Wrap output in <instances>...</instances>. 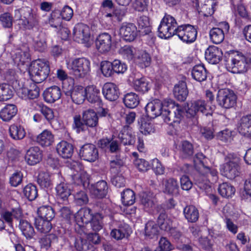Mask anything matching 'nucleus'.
<instances>
[{"label": "nucleus", "mask_w": 251, "mask_h": 251, "mask_svg": "<svg viewBox=\"0 0 251 251\" xmlns=\"http://www.w3.org/2000/svg\"><path fill=\"white\" fill-rule=\"evenodd\" d=\"M102 218V215L100 213H96L93 216L91 222V226L93 230L97 232L102 229L103 227Z\"/></svg>", "instance_id": "60"}, {"label": "nucleus", "mask_w": 251, "mask_h": 251, "mask_svg": "<svg viewBox=\"0 0 251 251\" xmlns=\"http://www.w3.org/2000/svg\"><path fill=\"white\" fill-rule=\"evenodd\" d=\"M123 101L127 107L134 108L139 104V99L136 94L131 92L125 95Z\"/></svg>", "instance_id": "49"}, {"label": "nucleus", "mask_w": 251, "mask_h": 251, "mask_svg": "<svg viewBox=\"0 0 251 251\" xmlns=\"http://www.w3.org/2000/svg\"><path fill=\"white\" fill-rule=\"evenodd\" d=\"M23 193L25 196L30 201L34 200L38 196L37 188L32 184L26 185L24 188Z\"/></svg>", "instance_id": "55"}, {"label": "nucleus", "mask_w": 251, "mask_h": 251, "mask_svg": "<svg viewBox=\"0 0 251 251\" xmlns=\"http://www.w3.org/2000/svg\"><path fill=\"white\" fill-rule=\"evenodd\" d=\"M183 213L185 218L191 223L196 222L199 217L198 209L193 205L186 206L184 208Z\"/></svg>", "instance_id": "42"}, {"label": "nucleus", "mask_w": 251, "mask_h": 251, "mask_svg": "<svg viewBox=\"0 0 251 251\" xmlns=\"http://www.w3.org/2000/svg\"><path fill=\"white\" fill-rule=\"evenodd\" d=\"M219 194L223 197L229 198L232 197L235 192V188L227 183H223L219 186Z\"/></svg>", "instance_id": "53"}, {"label": "nucleus", "mask_w": 251, "mask_h": 251, "mask_svg": "<svg viewBox=\"0 0 251 251\" xmlns=\"http://www.w3.org/2000/svg\"><path fill=\"white\" fill-rule=\"evenodd\" d=\"M206 110V103L203 100L194 101L188 104L187 108L186 109V116L188 117H194L197 112L204 113Z\"/></svg>", "instance_id": "19"}, {"label": "nucleus", "mask_w": 251, "mask_h": 251, "mask_svg": "<svg viewBox=\"0 0 251 251\" xmlns=\"http://www.w3.org/2000/svg\"><path fill=\"white\" fill-rule=\"evenodd\" d=\"M194 153L193 145L187 141L181 142L180 146V155L182 158H189Z\"/></svg>", "instance_id": "48"}, {"label": "nucleus", "mask_w": 251, "mask_h": 251, "mask_svg": "<svg viewBox=\"0 0 251 251\" xmlns=\"http://www.w3.org/2000/svg\"><path fill=\"white\" fill-rule=\"evenodd\" d=\"M73 179L75 184L82 186L83 187L89 184V176L84 171L74 174Z\"/></svg>", "instance_id": "54"}, {"label": "nucleus", "mask_w": 251, "mask_h": 251, "mask_svg": "<svg viewBox=\"0 0 251 251\" xmlns=\"http://www.w3.org/2000/svg\"><path fill=\"white\" fill-rule=\"evenodd\" d=\"M164 193L176 195L178 193L179 186L176 179L174 178H169L165 179L163 183Z\"/></svg>", "instance_id": "26"}, {"label": "nucleus", "mask_w": 251, "mask_h": 251, "mask_svg": "<svg viewBox=\"0 0 251 251\" xmlns=\"http://www.w3.org/2000/svg\"><path fill=\"white\" fill-rule=\"evenodd\" d=\"M209 176H207L205 172H199L196 174L194 177L195 183L201 189L204 190H208L210 188L211 183Z\"/></svg>", "instance_id": "28"}, {"label": "nucleus", "mask_w": 251, "mask_h": 251, "mask_svg": "<svg viewBox=\"0 0 251 251\" xmlns=\"http://www.w3.org/2000/svg\"><path fill=\"white\" fill-rule=\"evenodd\" d=\"M223 52L220 49L215 46H209L205 50V59L210 63H218L222 59Z\"/></svg>", "instance_id": "16"}, {"label": "nucleus", "mask_w": 251, "mask_h": 251, "mask_svg": "<svg viewBox=\"0 0 251 251\" xmlns=\"http://www.w3.org/2000/svg\"><path fill=\"white\" fill-rule=\"evenodd\" d=\"M39 88L35 83H32L29 88L22 87L18 90L19 97L22 99H34L39 95Z\"/></svg>", "instance_id": "18"}, {"label": "nucleus", "mask_w": 251, "mask_h": 251, "mask_svg": "<svg viewBox=\"0 0 251 251\" xmlns=\"http://www.w3.org/2000/svg\"><path fill=\"white\" fill-rule=\"evenodd\" d=\"M216 101L218 104L223 108L230 109L236 104L237 96L229 89H223L218 92Z\"/></svg>", "instance_id": "6"}, {"label": "nucleus", "mask_w": 251, "mask_h": 251, "mask_svg": "<svg viewBox=\"0 0 251 251\" xmlns=\"http://www.w3.org/2000/svg\"><path fill=\"white\" fill-rule=\"evenodd\" d=\"M208 160L202 153H198L194 158V167L198 172H205L207 176L209 174L211 183H216L218 179V172L216 169L206 166Z\"/></svg>", "instance_id": "5"}, {"label": "nucleus", "mask_w": 251, "mask_h": 251, "mask_svg": "<svg viewBox=\"0 0 251 251\" xmlns=\"http://www.w3.org/2000/svg\"><path fill=\"white\" fill-rule=\"evenodd\" d=\"M79 155L84 160L94 162L98 158V150L94 145L86 144L80 149Z\"/></svg>", "instance_id": "12"}, {"label": "nucleus", "mask_w": 251, "mask_h": 251, "mask_svg": "<svg viewBox=\"0 0 251 251\" xmlns=\"http://www.w3.org/2000/svg\"><path fill=\"white\" fill-rule=\"evenodd\" d=\"M9 133L10 137L15 140H21L25 135L24 128L21 126L15 124L9 126Z\"/></svg>", "instance_id": "40"}, {"label": "nucleus", "mask_w": 251, "mask_h": 251, "mask_svg": "<svg viewBox=\"0 0 251 251\" xmlns=\"http://www.w3.org/2000/svg\"><path fill=\"white\" fill-rule=\"evenodd\" d=\"M102 93L107 100L109 101H115L118 98L120 92L116 84L113 83H106L103 86Z\"/></svg>", "instance_id": "20"}, {"label": "nucleus", "mask_w": 251, "mask_h": 251, "mask_svg": "<svg viewBox=\"0 0 251 251\" xmlns=\"http://www.w3.org/2000/svg\"><path fill=\"white\" fill-rule=\"evenodd\" d=\"M112 63L114 73L124 74L127 70V65L120 60H115Z\"/></svg>", "instance_id": "64"}, {"label": "nucleus", "mask_w": 251, "mask_h": 251, "mask_svg": "<svg viewBox=\"0 0 251 251\" xmlns=\"http://www.w3.org/2000/svg\"><path fill=\"white\" fill-rule=\"evenodd\" d=\"M148 117L154 118L161 116L163 120L169 125L179 123L183 113L181 107L172 102L163 103L159 100H155L148 103L146 107Z\"/></svg>", "instance_id": "1"}, {"label": "nucleus", "mask_w": 251, "mask_h": 251, "mask_svg": "<svg viewBox=\"0 0 251 251\" xmlns=\"http://www.w3.org/2000/svg\"><path fill=\"white\" fill-rule=\"evenodd\" d=\"M177 23L174 17L165 14L158 27V36L161 38H169L176 35Z\"/></svg>", "instance_id": "4"}, {"label": "nucleus", "mask_w": 251, "mask_h": 251, "mask_svg": "<svg viewBox=\"0 0 251 251\" xmlns=\"http://www.w3.org/2000/svg\"><path fill=\"white\" fill-rule=\"evenodd\" d=\"M186 84L184 81L179 82L175 86L174 94L176 99L179 101H184L188 95Z\"/></svg>", "instance_id": "34"}, {"label": "nucleus", "mask_w": 251, "mask_h": 251, "mask_svg": "<svg viewBox=\"0 0 251 251\" xmlns=\"http://www.w3.org/2000/svg\"><path fill=\"white\" fill-rule=\"evenodd\" d=\"M50 72L48 62L41 59L32 62L29 68L31 78L36 83H39L45 80Z\"/></svg>", "instance_id": "2"}, {"label": "nucleus", "mask_w": 251, "mask_h": 251, "mask_svg": "<svg viewBox=\"0 0 251 251\" xmlns=\"http://www.w3.org/2000/svg\"><path fill=\"white\" fill-rule=\"evenodd\" d=\"M38 217L51 221L54 217L55 214L51 206H43L38 209Z\"/></svg>", "instance_id": "47"}, {"label": "nucleus", "mask_w": 251, "mask_h": 251, "mask_svg": "<svg viewBox=\"0 0 251 251\" xmlns=\"http://www.w3.org/2000/svg\"><path fill=\"white\" fill-rule=\"evenodd\" d=\"M157 224L160 229L166 232L172 227V221L169 218L165 212L162 211L157 218Z\"/></svg>", "instance_id": "43"}, {"label": "nucleus", "mask_w": 251, "mask_h": 251, "mask_svg": "<svg viewBox=\"0 0 251 251\" xmlns=\"http://www.w3.org/2000/svg\"><path fill=\"white\" fill-rule=\"evenodd\" d=\"M36 141L42 146L48 147L54 142V135L50 130L45 129L37 136Z\"/></svg>", "instance_id": "31"}, {"label": "nucleus", "mask_w": 251, "mask_h": 251, "mask_svg": "<svg viewBox=\"0 0 251 251\" xmlns=\"http://www.w3.org/2000/svg\"><path fill=\"white\" fill-rule=\"evenodd\" d=\"M19 227L23 235L26 238H31L35 234L33 226L27 221L21 220L20 221Z\"/></svg>", "instance_id": "50"}, {"label": "nucleus", "mask_w": 251, "mask_h": 251, "mask_svg": "<svg viewBox=\"0 0 251 251\" xmlns=\"http://www.w3.org/2000/svg\"><path fill=\"white\" fill-rule=\"evenodd\" d=\"M158 227L153 221H149L145 226V234L150 238H153L157 235Z\"/></svg>", "instance_id": "57"}, {"label": "nucleus", "mask_w": 251, "mask_h": 251, "mask_svg": "<svg viewBox=\"0 0 251 251\" xmlns=\"http://www.w3.org/2000/svg\"><path fill=\"white\" fill-rule=\"evenodd\" d=\"M34 225L37 231L41 233L49 232L52 227L50 221L41 218H35Z\"/></svg>", "instance_id": "37"}, {"label": "nucleus", "mask_w": 251, "mask_h": 251, "mask_svg": "<svg viewBox=\"0 0 251 251\" xmlns=\"http://www.w3.org/2000/svg\"><path fill=\"white\" fill-rule=\"evenodd\" d=\"M42 159V152L38 147L29 148L26 151L25 160L30 165H34Z\"/></svg>", "instance_id": "21"}, {"label": "nucleus", "mask_w": 251, "mask_h": 251, "mask_svg": "<svg viewBox=\"0 0 251 251\" xmlns=\"http://www.w3.org/2000/svg\"><path fill=\"white\" fill-rule=\"evenodd\" d=\"M141 202L144 209L149 211L155 204V198L151 192H143L140 195Z\"/></svg>", "instance_id": "35"}, {"label": "nucleus", "mask_w": 251, "mask_h": 251, "mask_svg": "<svg viewBox=\"0 0 251 251\" xmlns=\"http://www.w3.org/2000/svg\"><path fill=\"white\" fill-rule=\"evenodd\" d=\"M29 54L28 49L25 46L16 50L14 55V60L16 63L24 64L29 58Z\"/></svg>", "instance_id": "45"}, {"label": "nucleus", "mask_w": 251, "mask_h": 251, "mask_svg": "<svg viewBox=\"0 0 251 251\" xmlns=\"http://www.w3.org/2000/svg\"><path fill=\"white\" fill-rule=\"evenodd\" d=\"M13 95L11 87L6 83L0 85V101H5L10 100Z\"/></svg>", "instance_id": "51"}, {"label": "nucleus", "mask_w": 251, "mask_h": 251, "mask_svg": "<svg viewBox=\"0 0 251 251\" xmlns=\"http://www.w3.org/2000/svg\"><path fill=\"white\" fill-rule=\"evenodd\" d=\"M74 196L75 201L77 204L83 205L86 204L88 201V196L83 191L75 192Z\"/></svg>", "instance_id": "63"}, {"label": "nucleus", "mask_w": 251, "mask_h": 251, "mask_svg": "<svg viewBox=\"0 0 251 251\" xmlns=\"http://www.w3.org/2000/svg\"><path fill=\"white\" fill-rule=\"evenodd\" d=\"M69 67L76 77H83L90 71V62L84 57L76 58L72 61Z\"/></svg>", "instance_id": "7"}, {"label": "nucleus", "mask_w": 251, "mask_h": 251, "mask_svg": "<svg viewBox=\"0 0 251 251\" xmlns=\"http://www.w3.org/2000/svg\"><path fill=\"white\" fill-rule=\"evenodd\" d=\"M129 230L128 225H121L118 228H114L111 230L110 236L116 240H121L128 234Z\"/></svg>", "instance_id": "41"}, {"label": "nucleus", "mask_w": 251, "mask_h": 251, "mask_svg": "<svg viewBox=\"0 0 251 251\" xmlns=\"http://www.w3.org/2000/svg\"><path fill=\"white\" fill-rule=\"evenodd\" d=\"M120 34L125 41H133L137 36V27L132 23L123 24L120 29Z\"/></svg>", "instance_id": "13"}, {"label": "nucleus", "mask_w": 251, "mask_h": 251, "mask_svg": "<svg viewBox=\"0 0 251 251\" xmlns=\"http://www.w3.org/2000/svg\"><path fill=\"white\" fill-rule=\"evenodd\" d=\"M111 36L107 33L100 34L96 41V46L98 50L104 53L110 51L111 48Z\"/></svg>", "instance_id": "14"}, {"label": "nucleus", "mask_w": 251, "mask_h": 251, "mask_svg": "<svg viewBox=\"0 0 251 251\" xmlns=\"http://www.w3.org/2000/svg\"><path fill=\"white\" fill-rule=\"evenodd\" d=\"M71 97L74 103L82 104L86 99L85 88L81 86H75L71 92Z\"/></svg>", "instance_id": "30"}, {"label": "nucleus", "mask_w": 251, "mask_h": 251, "mask_svg": "<svg viewBox=\"0 0 251 251\" xmlns=\"http://www.w3.org/2000/svg\"><path fill=\"white\" fill-rule=\"evenodd\" d=\"M101 71L104 76L109 77L114 73L112 63L108 61L101 62L100 65Z\"/></svg>", "instance_id": "62"}, {"label": "nucleus", "mask_w": 251, "mask_h": 251, "mask_svg": "<svg viewBox=\"0 0 251 251\" xmlns=\"http://www.w3.org/2000/svg\"><path fill=\"white\" fill-rule=\"evenodd\" d=\"M139 28L143 33L148 34L151 32V27L150 19L146 16H140L138 21Z\"/></svg>", "instance_id": "52"}, {"label": "nucleus", "mask_w": 251, "mask_h": 251, "mask_svg": "<svg viewBox=\"0 0 251 251\" xmlns=\"http://www.w3.org/2000/svg\"><path fill=\"white\" fill-rule=\"evenodd\" d=\"M38 106L39 110L48 121L50 122L54 119V112L52 109L42 104H39Z\"/></svg>", "instance_id": "61"}, {"label": "nucleus", "mask_w": 251, "mask_h": 251, "mask_svg": "<svg viewBox=\"0 0 251 251\" xmlns=\"http://www.w3.org/2000/svg\"><path fill=\"white\" fill-rule=\"evenodd\" d=\"M225 65L227 70L233 73H242L248 67L245 56L238 53H232L226 57Z\"/></svg>", "instance_id": "3"}, {"label": "nucleus", "mask_w": 251, "mask_h": 251, "mask_svg": "<svg viewBox=\"0 0 251 251\" xmlns=\"http://www.w3.org/2000/svg\"><path fill=\"white\" fill-rule=\"evenodd\" d=\"M133 88L138 92L146 93L151 87L150 81L145 77L136 78L133 80Z\"/></svg>", "instance_id": "33"}, {"label": "nucleus", "mask_w": 251, "mask_h": 251, "mask_svg": "<svg viewBox=\"0 0 251 251\" xmlns=\"http://www.w3.org/2000/svg\"><path fill=\"white\" fill-rule=\"evenodd\" d=\"M1 216L11 227V230L9 231V233H12L14 231L12 227L13 219H20L22 216V212L19 208L12 209L11 211H5L3 212Z\"/></svg>", "instance_id": "29"}, {"label": "nucleus", "mask_w": 251, "mask_h": 251, "mask_svg": "<svg viewBox=\"0 0 251 251\" xmlns=\"http://www.w3.org/2000/svg\"><path fill=\"white\" fill-rule=\"evenodd\" d=\"M61 96L60 88L53 86L47 88L43 93L44 100L49 103H53L59 99Z\"/></svg>", "instance_id": "24"}, {"label": "nucleus", "mask_w": 251, "mask_h": 251, "mask_svg": "<svg viewBox=\"0 0 251 251\" xmlns=\"http://www.w3.org/2000/svg\"><path fill=\"white\" fill-rule=\"evenodd\" d=\"M58 153L64 158H70L74 152L73 145L65 141H62L56 146Z\"/></svg>", "instance_id": "25"}, {"label": "nucleus", "mask_w": 251, "mask_h": 251, "mask_svg": "<svg viewBox=\"0 0 251 251\" xmlns=\"http://www.w3.org/2000/svg\"><path fill=\"white\" fill-rule=\"evenodd\" d=\"M239 159L234 158L223 165L221 172L223 175L227 178L232 179L238 176L239 172Z\"/></svg>", "instance_id": "9"}, {"label": "nucleus", "mask_w": 251, "mask_h": 251, "mask_svg": "<svg viewBox=\"0 0 251 251\" xmlns=\"http://www.w3.org/2000/svg\"><path fill=\"white\" fill-rule=\"evenodd\" d=\"M229 25L226 22H223L219 25V27H213L209 31L211 41L215 44L222 43L225 38V34L228 32Z\"/></svg>", "instance_id": "11"}, {"label": "nucleus", "mask_w": 251, "mask_h": 251, "mask_svg": "<svg viewBox=\"0 0 251 251\" xmlns=\"http://www.w3.org/2000/svg\"><path fill=\"white\" fill-rule=\"evenodd\" d=\"M122 201L125 205H131L135 202V197L134 192L127 189L122 193Z\"/></svg>", "instance_id": "56"}, {"label": "nucleus", "mask_w": 251, "mask_h": 251, "mask_svg": "<svg viewBox=\"0 0 251 251\" xmlns=\"http://www.w3.org/2000/svg\"><path fill=\"white\" fill-rule=\"evenodd\" d=\"M90 192L92 195L98 199L105 197L108 191L107 182L104 180H100L91 185Z\"/></svg>", "instance_id": "15"}, {"label": "nucleus", "mask_w": 251, "mask_h": 251, "mask_svg": "<svg viewBox=\"0 0 251 251\" xmlns=\"http://www.w3.org/2000/svg\"><path fill=\"white\" fill-rule=\"evenodd\" d=\"M191 73L193 78L199 82L205 80L207 77L206 70L202 65L195 66Z\"/></svg>", "instance_id": "39"}, {"label": "nucleus", "mask_w": 251, "mask_h": 251, "mask_svg": "<svg viewBox=\"0 0 251 251\" xmlns=\"http://www.w3.org/2000/svg\"><path fill=\"white\" fill-rule=\"evenodd\" d=\"M86 98L91 103H100V91L94 85L88 86L85 88Z\"/></svg>", "instance_id": "32"}, {"label": "nucleus", "mask_w": 251, "mask_h": 251, "mask_svg": "<svg viewBox=\"0 0 251 251\" xmlns=\"http://www.w3.org/2000/svg\"><path fill=\"white\" fill-rule=\"evenodd\" d=\"M151 61L150 55L145 50L139 51L135 57L136 63L142 68L149 66Z\"/></svg>", "instance_id": "36"}, {"label": "nucleus", "mask_w": 251, "mask_h": 251, "mask_svg": "<svg viewBox=\"0 0 251 251\" xmlns=\"http://www.w3.org/2000/svg\"><path fill=\"white\" fill-rule=\"evenodd\" d=\"M118 137L124 145H132L135 142V136L133 135L130 130L125 128L119 134Z\"/></svg>", "instance_id": "38"}, {"label": "nucleus", "mask_w": 251, "mask_h": 251, "mask_svg": "<svg viewBox=\"0 0 251 251\" xmlns=\"http://www.w3.org/2000/svg\"><path fill=\"white\" fill-rule=\"evenodd\" d=\"M198 4H203L202 0H197ZM204 5L201 7V12L205 16H209L212 15L214 12V7L216 4L215 0H205Z\"/></svg>", "instance_id": "46"}, {"label": "nucleus", "mask_w": 251, "mask_h": 251, "mask_svg": "<svg viewBox=\"0 0 251 251\" xmlns=\"http://www.w3.org/2000/svg\"><path fill=\"white\" fill-rule=\"evenodd\" d=\"M37 182L42 188H48L51 185L50 176L48 173L40 172L38 176Z\"/></svg>", "instance_id": "58"}, {"label": "nucleus", "mask_w": 251, "mask_h": 251, "mask_svg": "<svg viewBox=\"0 0 251 251\" xmlns=\"http://www.w3.org/2000/svg\"><path fill=\"white\" fill-rule=\"evenodd\" d=\"M237 130L247 137H251V115L243 116L238 122Z\"/></svg>", "instance_id": "17"}, {"label": "nucleus", "mask_w": 251, "mask_h": 251, "mask_svg": "<svg viewBox=\"0 0 251 251\" xmlns=\"http://www.w3.org/2000/svg\"><path fill=\"white\" fill-rule=\"evenodd\" d=\"M18 109L13 104H6L0 110V119L3 122L10 121L17 114Z\"/></svg>", "instance_id": "23"}, {"label": "nucleus", "mask_w": 251, "mask_h": 251, "mask_svg": "<svg viewBox=\"0 0 251 251\" xmlns=\"http://www.w3.org/2000/svg\"><path fill=\"white\" fill-rule=\"evenodd\" d=\"M176 35L183 42L191 43L196 39L197 30L194 26L189 24L180 25L177 26Z\"/></svg>", "instance_id": "8"}, {"label": "nucleus", "mask_w": 251, "mask_h": 251, "mask_svg": "<svg viewBox=\"0 0 251 251\" xmlns=\"http://www.w3.org/2000/svg\"><path fill=\"white\" fill-rule=\"evenodd\" d=\"M90 209L84 208L80 209L75 214V219L77 225L82 227L84 224H88L93 218Z\"/></svg>", "instance_id": "22"}, {"label": "nucleus", "mask_w": 251, "mask_h": 251, "mask_svg": "<svg viewBox=\"0 0 251 251\" xmlns=\"http://www.w3.org/2000/svg\"><path fill=\"white\" fill-rule=\"evenodd\" d=\"M56 191L58 198L63 201L67 200L69 196L71 194L70 186L64 182L57 185L56 187Z\"/></svg>", "instance_id": "44"}, {"label": "nucleus", "mask_w": 251, "mask_h": 251, "mask_svg": "<svg viewBox=\"0 0 251 251\" xmlns=\"http://www.w3.org/2000/svg\"><path fill=\"white\" fill-rule=\"evenodd\" d=\"M75 247L78 251H94L93 246L87 242L86 240L81 239H77L75 241Z\"/></svg>", "instance_id": "59"}, {"label": "nucleus", "mask_w": 251, "mask_h": 251, "mask_svg": "<svg viewBox=\"0 0 251 251\" xmlns=\"http://www.w3.org/2000/svg\"><path fill=\"white\" fill-rule=\"evenodd\" d=\"M73 35L75 41L81 44L87 43L90 38L89 27L85 24H78L74 28Z\"/></svg>", "instance_id": "10"}, {"label": "nucleus", "mask_w": 251, "mask_h": 251, "mask_svg": "<svg viewBox=\"0 0 251 251\" xmlns=\"http://www.w3.org/2000/svg\"><path fill=\"white\" fill-rule=\"evenodd\" d=\"M82 120L85 125L90 127H96L98 125V117L92 109H87L82 113Z\"/></svg>", "instance_id": "27"}]
</instances>
